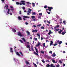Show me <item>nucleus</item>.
<instances>
[{"label":"nucleus","mask_w":67,"mask_h":67,"mask_svg":"<svg viewBox=\"0 0 67 67\" xmlns=\"http://www.w3.org/2000/svg\"><path fill=\"white\" fill-rule=\"evenodd\" d=\"M23 9V10H24V9H25V7H23L22 8Z\"/></svg>","instance_id":"nucleus-53"},{"label":"nucleus","mask_w":67,"mask_h":67,"mask_svg":"<svg viewBox=\"0 0 67 67\" xmlns=\"http://www.w3.org/2000/svg\"><path fill=\"white\" fill-rule=\"evenodd\" d=\"M25 2L24 1H21V2L22 3H24Z\"/></svg>","instance_id":"nucleus-31"},{"label":"nucleus","mask_w":67,"mask_h":67,"mask_svg":"<svg viewBox=\"0 0 67 67\" xmlns=\"http://www.w3.org/2000/svg\"><path fill=\"white\" fill-rule=\"evenodd\" d=\"M7 13L8 14H9L10 15H12V14L11 12H10V9H8V11H7Z\"/></svg>","instance_id":"nucleus-2"},{"label":"nucleus","mask_w":67,"mask_h":67,"mask_svg":"<svg viewBox=\"0 0 67 67\" xmlns=\"http://www.w3.org/2000/svg\"><path fill=\"white\" fill-rule=\"evenodd\" d=\"M49 33H50L51 34H52V33H53V32H52L51 30H49Z\"/></svg>","instance_id":"nucleus-38"},{"label":"nucleus","mask_w":67,"mask_h":67,"mask_svg":"<svg viewBox=\"0 0 67 67\" xmlns=\"http://www.w3.org/2000/svg\"><path fill=\"white\" fill-rule=\"evenodd\" d=\"M37 35L38 37L40 36V34H39L38 33L37 34Z\"/></svg>","instance_id":"nucleus-46"},{"label":"nucleus","mask_w":67,"mask_h":67,"mask_svg":"<svg viewBox=\"0 0 67 67\" xmlns=\"http://www.w3.org/2000/svg\"><path fill=\"white\" fill-rule=\"evenodd\" d=\"M18 19H19L20 20H22V18L21 17L19 16L18 17Z\"/></svg>","instance_id":"nucleus-26"},{"label":"nucleus","mask_w":67,"mask_h":67,"mask_svg":"<svg viewBox=\"0 0 67 67\" xmlns=\"http://www.w3.org/2000/svg\"><path fill=\"white\" fill-rule=\"evenodd\" d=\"M62 31L63 30H60V31L58 32L59 33V34H60V33H61L62 32Z\"/></svg>","instance_id":"nucleus-25"},{"label":"nucleus","mask_w":67,"mask_h":67,"mask_svg":"<svg viewBox=\"0 0 67 67\" xmlns=\"http://www.w3.org/2000/svg\"><path fill=\"white\" fill-rule=\"evenodd\" d=\"M63 23H64V25H66V21L64 20L63 21Z\"/></svg>","instance_id":"nucleus-28"},{"label":"nucleus","mask_w":67,"mask_h":67,"mask_svg":"<svg viewBox=\"0 0 67 67\" xmlns=\"http://www.w3.org/2000/svg\"><path fill=\"white\" fill-rule=\"evenodd\" d=\"M39 15H40V16H42V13H39Z\"/></svg>","instance_id":"nucleus-27"},{"label":"nucleus","mask_w":67,"mask_h":67,"mask_svg":"<svg viewBox=\"0 0 67 67\" xmlns=\"http://www.w3.org/2000/svg\"><path fill=\"white\" fill-rule=\"evenodd\" d=\"M15 52L16 53V55H18V56H20V55L19 54V52H16V51L15 50Z\"/></svg>","instance_id":"nucleus-9"},{"label":"nucleus","mask_w":67,"mask_h":67,"mask_svg":"<svg viewBox=\"0 0 67 67\" xmlns=\"http://www.w3.org/2000/svg\"><path fill=\"white\" fill-rule=\"evenodd\" d=\"M34 67H37V65L35 64H34Z\"/></svg>","instance_id":"nucleus-33"},{"label":"nucleus","mask_w":67,"mask_h":67,"mask_svg":"<svg viewBox=\"0 0 67 67\" xmlns=\"http://www.w3.org/2000/svg\"><path fill=\"white\" fill-rule=\"evenodd\" d=\"M26 65H28V64H29V62H28L27 61H26Z\"/></svg>","instance_id":"nucleus-32"},{"label":"nucleus","mask_w":67,"mask_h":67,"mask_svg":"<svg viewBox=\"0 0 67 67\" xmlns=\"http://www.w3.org/2000/svg\"><path fill=\"white\" fill-rule=\"evenodd\" d=\"M20 54L22 55V56H23V55H22V53L21 52H20Z\"/></svg>","instance_id":"nucleus-48"},{"label":"nucleus","mask_w":67,"mask_h":67,"mask_svg":"<svg viewBox=\"0 0 67 67\" xmlns=\"http://www.w3.org/2000/svg\"><path fill=\"white\" fill-rule=\"evenodd\" d=\"M10 10L12 12L13 10H14V8H12V9H10Z\"/></svg>","instance_id":"nucleus-42"},{"label":"nucleus","mask_w":67,"mask_h":67,"mask_svg":"<svg viewBox=\"0 0 67 67\" xmlns=\"http://www.w3.org/2000/svg\"><path fill=\"white\" fill-rule=\"evenodd\" d=\"M35 48L36 51L37 53H36L35 52H34V54H35V55H37V56H38V50H37V49H36V47H35Z\"/></svg>","instance_id":"nucleus-1"},{"label":"nucleus","mask_w":67,"mask_h":67,"mask_svg":"<svg viewBox=\"0 0 67 67\" xmlns=\"http://www.w3.org/2000/svg\"><path fill=\"white\" fill-rule=\"evenodd\" d=\"M62 53H65L66 52H65V51H64L62 52Z\"/></svg>","instance_id":"nucleus-54"},{"label":"nucleus","mask_w":67,"mask_h":67,"mask_svg":"<svg viewBox=\"0 0 67 67\" xmlns=\"http://www.w3.org/2000/svg\"><path fill=\"white\" fill-rule=\"evenodd\" d=\"M56 67H59V65H58L56 66Z\"/></svg>","instance_id":"nucleus-64"},{"label":"nucleus","mask_w":67,"mask_h":67,"mask_svg":"<svg viewBox=\"0 0 67 67\" xmlns=\"http://www.w3.org/2000/svg\"><path fill=\"white\" fill-rule=\"evenodd\" d=\"M19 14H21V11H19Z\"/></svg>","instance_id":"nucleus-50"},{"label":"nucleus","mask_w":67,"mask_h":67,"mask_svg":"<svg viewBox=\"0 0 67 67\" xmlns=\"http://www.w3.org/2000/svg\"><path fill=\"white\" fill-rule=\"evenodd\" d=\"M59 27V25H57L55 27H54L55 31H59V29H57V28H58Z\"/></svg>","instance_id":"nucleus-4"},{"label":"nucleus","mask_w":67,"mask_h":67,"mask_svg":"<svg viewBox=\"0 0 67 67\" xmlns=\"http://www.w3.org/2000/svg\"><path fill=\"white\" fill-rule=\"evenodd\" d=\"M59 20L60 21H62V19L60 18L59 19Z\"/></svg>","instance_id":"nucleus-61"},{"label":"nucleus","mask_w":67,"mask_h":67,"mask_svg":"<svg viewBox=\"0 0 67 67\" xmlns=\"http://www.w3.org/2000/svg\"><path fill=\"white\" fill-rule=\"evenodd\" d=\"M1 1L2 2V3H4V0H1Z\"/></svg>","instance_id":"nucleus-44"},{"label":"nucleus","mask_w":67,"mask_h":67,"mask_svg":"<svg viewBox=\"0 0 67 67\" xmlns=\"http://www.w3.org/2000/svg\"><path fill=\"white\" fill-rule=\"evenodd\" d=\"M10 8H11V9H13V7L12 6H10Z\"/></svg>","instance_id":"nucleus-57"},{"label":"nucleus","mask_w":67,"mask_h":67,"mask_svg":"<svg viewBox=\"0 0 67 67\" xmlns=\"http://www.w3.org/2000/svg\"><path fill=\"white\" fill-rule=\"evenodd\" d=\"M53 9V7H48V9H46V11H47V10H49V11H51V9Z\"/></svg>","instance_id":"nucleus-5"},{"label":"nucleus","mask_w":67,"mask_h":67,"mask_svg":"<svg viewBox=\"0 0 67 67\" xmlns=\"http://www.w3.org/2000/svg\"><path fill=\"white\" fill-rule=\"evenodd\" d=\"M17 35L19 36H20V37H21L22 36H23L22 35V33H21L20 32H18Z\"/></svg>","instance_id":"nucleus-6"},{"label":"nucleus","mask_w":67,"mask_h":67,"mask_svg":"<svg viewBox=\"0 0 67 67\" xmlns=\"http://www.w3.org/2000/svg\"><path fill=\"white\" fill-rule=\"evenodd\" d=\"M37 32V30H33L32 31V32L34 33V32Z\"/></svg>","instance_id":"nucleus-20"},{"label":"nucleus","mask_w":67,"mask_h":67,"mask_svg":"<svg viewBox=\"0 0 67 67\" xmlns=\"http://www.w3.org/2000/svg\"><path fill=\"white\" fill-rule=\"evenodd\" d=\"M53 44V42L52 41H51L50 42V46H51V45H52Z\"/></svg>","instance_id":"nucleus-16"},{"label":"nucleus","mask_w":67,"mask_h":67,"mask_svg":"<svg viewBox=\"0 0 67 67\" xmlns=\"http://www.w3.org/2000/svg\"><path fill=\"white\" fill-rule=\"evenodd\" d=\"M14 61H15V62H16L17 63H19V61L18 60L15 59V58H14Z\"/></svg>","instance_id":"nucleus-12"},{"label":"nucleus","mask_w":67,"mask_h":67,"mask_svg":"<svg viewBox=\"0 0 67 67\" xmlns=\"http://www.w3.org/2000/svg\"><path fill=\"white\" fill-rule=\"evenodd\" d=\"M55 56H56V54H55V53H53V54L52 55L53 57H55Z\"/></svg>","instance_id":"nucleus-17"},{"label":"nucleus","mask_w":67,"mask_h":67,"mask_svg":"<svg viewBox=\"0 0 67 67\" xmlns=\"http://www.w3.org/2000/svg\"><path fill=\"white\" fill-rule=\"evenodd\" d=\"M52 61L53 62V63H57V61H55V60L54 59H52Z\"/></svg>","instance_id":"nucleus-10"},{"label":"nucleus","mask_w":67,"mask_h":67,"mask_svg":"<svg viewBox=\"0 0 67 67\" xmlns=\"http://www.w3.org/2000/svg\"><path fill=\"white\" fill-rule=\"evenodd\" d=\"M22 4H23V5H25V3H21V5Z\"/></svg>","instance_id":"nucleus-58"},{"label":"nucleus","mask_w":67,"mask_h":67,"mask_svg":"<svg viewBox=\"0 0 67 67\" xmlns=\"http://www.w3.org/2000/svg\"><path fill=\"white\" fill-rule=\"evenodd\" d=\"M34 40H35V41H36L37 40V39L36 38H34Z\"/></svg>","instance_id":"nucleus-45"},{"label":"nucleus","mask_w":67,"mask_h":67,"mask_svg":"<svg viewBox=\"0 0 67 67\" xmlns=\"http://www.w3.org/2000/svg\"><path fill=\"white\" fill-rule=\"evenodd\" d=\"M33 27H36V26L35 25H34L33 26Z\"/></svg>","instance_id":"nucleus-60"},{"label":"nucleus","mask_w":67,"mask_h":67,"mask_svg":"<svg viewBox=\"0 0 67 67\" xmlns=\"http://www.w3.org/2000/svg\"><path fill=\"white\" fill-rule=\"evenodd\" d=\"M23 20L25 21L26 19L25 18H30V17L28 16H23Z\"/></svg>","instance_id":"nucleus-7"},{"label":"nucleus","mask_w":67,"mask_h":67,"mask_svg":"<svg viewBox=\"0 0 67 67\" xmlns=\"http://www.w3.org/2000/svg\"><path fill=\"white\" fill-rule=\"evenodd\" d=\"M31 11L32 10L30 8L27 11V15H30V14H31Z\"/></svg>","instance_id":"nucleus-3"},{"label":"nucleus","mask_w":67,"mask_h":67,"mask_svg":"<svg viewBox=\"0 0 67 67\" xmlns=\"http://www.w3.org/2000/svg\"><path fill=\"white\" fill-rule=\"evenodd\" d=\"M56 42H59V45H60V44H61L62 43V42L60 41V42H59V40L56 41Z\"/></svg>","instance_id":"nucleus-13"},{"label":"nucleus","mask_w":67,"mask_h":67,"mask_svg":"<svg viewBox=\"0 0 67 67\" xmlns=\"http://www.w3.org/2000/svg\"><path fill=\"white\" fill-rule=\"evenodd\" d=\"M16 4H17V5H19V4H20V5H22V3H19L18 2H16Z\"/></svg>","instance_id":"nucleus-8"},{"label":"nucleus","mask_w":67,"mask_h":67,"mask_svg":"<svg viewBox=\"0 0 67 67\" xmlns=\"http://www.w3.org/2000/svg\"><path fill=\"white\" fill-rule=\"evenodd\" d=\"M27 33L28 34V35H30L31 34L28 31H27Z\"/></svg>","instance_id":"nucleus-24"},{"label":"nucleus","mask_w":67,"mask_h":67,"mask_svg":"<svg viewBox=\"0 0 67 67\" xmlns=\"http://www.w3.org/2000/svg\"><path fill=\"white\" fill-rule=\"evenodd\" d=\"M40 44H41V43L39 42H38V44H37L36 45V46H38L39 45H40Z\"/></svg>","instance_id":"nucleus-18"},{"label":"nucleus","mask_w":67,"mask_h":67,"mask_svg":"<svg viewBox=\"0 0 67 67\" xmlns=\"http://www.w3.org/2000/svg\"><path fill=\"white\" fill-rule=\"evenodd\" d=\"M64 32L62 33V35H64L65 33H66V30H65Z\"/></svg>","instance_id":"nucleus-14"},{"label":"nucleus","mask_w":67,"mask_h":67,"mask_svg":"<svg viewBox=\"0 0 67 67\" xmlns=\"http://www.w3.org/2000/svg\"><path fill=\"white\" fill-rule=\"evenodd\" d=\"M48 42V40H46V43H47Z\"/></svg>","instance_id":"nucleus-52"},{"label":"nucleus","mask_w":67,"mask_h":67,"mask_svg":"<svg viewBox=\"0 0 67 67\" xmlns=\"http://www.w3.org/2000/svg\"><path fill=\"white\" fill-rule=\"evenodd\" d=\"M5 7H6V10L8 9V5H5Z\"/></svg>","instance_id":"nucleus-21"},{"label":"nucleus","mask_w":67,"mask_h":67,"mask_svg":"<svg viewBox=\"0 0 67 67\" xmlns=\"http://www.w3.org/2000/svg\"><path fill=\"white\" fill-rule=\"evenodd\" d=\"M32 5L33 7H35V4H34V3H32Z\"/></svg>","instance_id":"nucleus-29"},{"label":"nucleus","mask_w":67,"mask_h":67,"mask_svg":"<svg viewBox=\"0 0 67 67\" xmlns=\"http://www.w3.org/2000/svg\"><path fill=\"white\" fill-rule=\"evenodd\" d=\"M47 12L48 14H50L51 13L49 12Z\"/></svg>","instance_id":"nucleus-63"},{"label":"nucleus","mask_w":67,"mask_h":67,"mask_svg":"<svg viewBox=\"0 0 67 67\" xmlns=\"http://www.w3.org/2000/svg\"><path fill=\"white\" fill-rule=\"evenodd\" d=\"M41 29H44V27L43 26H42L41 27Z\"/></svg>","instance_id":"nucleus-47"},{"label":"nucleus","mask_w":67,"mask_h":67,"mask_svg":"<svg viewBox=\"0 0 67 67\" xmlns=\"http://www.w3.org/2000/svg\"><path fill=\"white\" fill-rule=\"evenodd\" d=\"M27 46L28 48H30V45H27Z\"/></svg>","instance_id":"nucleus-30"},{"label":"nucleus","mask_w":67,"mask_h":67,"mask_svg":"<svg viewBox=\"0 0 67 67\" xmlns=\"http://www.w3.org/2000/svg\"><path fill=\"white\" fill-rule=\"evenodd\" d=\"M38 18L39 19H41V16H39L38 17Z\"/></svg>","instance_id":"nucleus-55"},{"label":"nucleus","mask_w":67,"mask_h":67,"mask_svg":"<svg viewBox=\"0 0 67 67\" xmlns=\"http://www.w3.org/2000/svg\"><path fill=\"white\" fill-rule=\"evenodd\" d=\"M10 52L12 53H13V48H10Z\"/></svg>","instance_id":"nucleus-11"},{"label":"nucleus","mask_w":67,"mask_h":67,"mask_svg":"<svg viewBox=\"0 0 67 67\" xmlns=\"http://www.w3.org/2000/svg\"><path fill=\"white\" fill-rule=\"evenodd\" d=\"M31 49H32V50L33 51L34 49L33 46H32L31 47Z\"/></svg>","instance_id":"nucleus-36"},{"label":"nucleus","mask_w":67,"mask_h":67,"mask_svg":"<svg viewBox=\"0 0 67 67\" xmlns=\"http://www.w3.org/2000/svg\"><path fill=\"white\" fill-rule=\"evenodd\" d=\"M22 40H23V41H24V42H26V41L25 40V38H22Z\"/></svg>","instance_id":"nucleus-23"},{"label":"nucleus","mask_w":67,"mask_h":67,"mask_svg":"<svg viewBox=\"0 0 67 67\" xmlns=\"http://www.w3.org/2000/svg\"><path fill=\"white\" fill-rule=\"evenodd\" d=\"M25 24H26V25H27V24H28V23L27 22H26L25 23Z\"/></svg>","instance_id":"nucleus-56"},{"label":"nucleus","mask_w":67,"mask_h":67,"mask_svg":"<svg viewBox=\"0 0 67 67\" xmlns=\"http://www.w3.org/2000/svg\"><path fill=\"white\" fill-rule=\"evenodd\" d=\"M57 45V44L56 43V44H54V46H56V45Z\"/></svg>","instance_id":"nucleus-59"},{"label":"nucleus","mask_w":67,"mask_h":67,"mask_svg":"<svg viewBox=\"0 0 67 67\" xmlns=\"http://www.w3.org/2000/svg\"><path fill=\"white\" fill-rule=\"evenodd\" d=\"M41 54H44V51H43L41 50Z\"/></svg>","instance_id":"nucleus-22"},{"label":"nucleus","mask_w":67,"mask_h":67,"mask_svg":"<svg viewBox=\"0 0 67 67\" xmlns=\"http://www.w3.org/2000/svg\"><path fill=\"white\" fill-rule=\"evenodd\" d=\"M46 66L47 67H50V65L49 64H47L46 65Z\"/></svg>","instance_id":"nucleus-34"},{"label":"nucleus","mask_w":67,"mask_h":67,"mask_svg":"<svg viewBox=\"0 0 67 67\" xmlns=\"http://www.w3.org/2000/svg\"><path fill=\"white\" fill-rule=\"evenodd\" d=\"M47 6H44V8H45V9H46V8H47Z\"/></svg>","instance_id":"nucleus-51"},{"label":"nucleus","mask_w":67,"mask_h":67,"mask_svg":"<svg viewBox=\"0 0 67 67\" xmlns=\"http://www.w3.org/2000/svg\"><path fill=\"white\" fill-rule=\"evenodd\" d=\"M12 31L13 32H16V30H15V29H12Z\"/></svg>","instance_id":"nucleus-19"},{"label":"nucleus","mask_w":67,"mask_h":67,"mask_svg":"<svg viewBox=\"0 0 67 67\" xmlns=\"http://www.w3.org/2000/svg\"><path fill=\"white\" fill-rule=\"evenodd\" d=\"M32 14L33 15H35V12H33Z\"/></svg>","instance_id":"nucleus-43"},{"label":"nucleus","mask_w":67,"mask_h":67,"mask_svg":"<svg viewBox=\"0 0 67 67\" xmlns=\"http://www.w3.org/2000/svg\"><path fill=\"white\" fill-rule=\"evenodd\" d=\"M31 18H32V19H34L35 18V16H32Z\"/></svg>","instance_id":"nucleus-41"},{"label":"nucleus","mask_w":67,"mask_h":67,"mask_svg":"<svg viewBox=\"0 0 67 67\" xmlns=\"http://www.w3.org/2000/svg\"><path fill=\"white\" fill-rule=\"evenodd\" d=\"M49 53H50V54H52V51H50L49 52Z\"/></svg>","instance_id":"nucleus-49"},{"label":"nucleus","mask_w":67,"mask_h":67,"mask_svg":"<svg viewBox=\"0 0 67 67\" xmlns=\"http://www.w3.org/2000/svg\"><path fill=\"white\" fill-rule=\"evenodd\" d=\"M26 3H27V4H31V3H30L29 2H27Z\"/></svg>","instance_id":"nucleus-37"},{"label":"nucleus","mask_w":67,"mask_h":67,"mask_svg":"<svg viewBox=\"0 0 67 67\" xmlns=\"http://www.w3.org/2000/svg\"><path fill=\"white\" fill-rule=\"evenodd\" d=\"M42 62H43V63H45V61L44 60H42Z\"/></svg>","instance_id":"nucleus-62"},{"label":"nucleus","mask_w":67,"mask_h":67,"mask_svg":"<svg viewBox=\"0 0 67 67\" xmlns=\"http://www.w3.org/2000/svg\"><path fill=\"white\" fill-rule=\"evenodd\" d=\"M43 48H44V47H45L46 48H47V47H46V46H45V43H44L43 44Z\"/></svg>","instance_id":"nucleus-15"},{"label":"nucleus","mask_w":67,"mask_h":67,"mask_svg":"<svg viewBox=\"0 0 67 67\" xmlns=\"http://www.w3.org/2000/svg\"><path fill=\"white\" fill-rule=\"evenodd\" d=\"M59 62L61 64H62V61L61 60H59Z\"/></svg>","instance_id":"nucleus-35"},{"label":"nucleus","mask_w":67,"mask_h":67,"mask_svg":"<svg viewBox=\"0 0 67 67\" xmlns=\"http://www.w3.org/2000/svg\"><path fill=\"white\" fill-rule=\"evenodd\" d=\"M19 41L21 43H23V41H22V40H20Z\"/></svg>","instance_id":"nucleus-40"},{"label":"nucleus","mask_w":67,"mask_h":67,"mask_svg":"<svg viewBox=\"0 0 67 67\" xmlns=\"http://www.w3.org/2000/svg\"><path fill=\"white\" fill-rule=\"evenodd\" d=\"M42 25L41 24H39L38 25H37V26H41Z\"/></svg>","instance_id":"nucleus-39"}]
</instances>
